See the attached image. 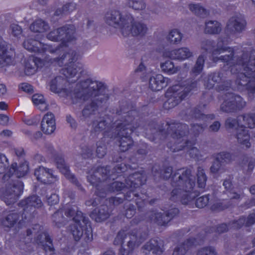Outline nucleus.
I'll return each instance as SVG.
<instances>
[{
    "label": "nucleus",
    "mask_w": 255,
    "mask_h": 255,
    "mask_svg": "<svg viewBox=\"0 0 255 255\" xmlns=\"http://www.w3.org/2000/svg\"><path fill=\"white\" fill-rule=\"evenodd\" d=\"M209 203L211 204L212 210H221L224 208L221 205V203H219L213 197L210 198L209 195H204L198 198L196 200V205L197 207L202 208L206 206Z\"/></svg>",
    "instance_id": "f704fd0d"
},
{
    "label": "nucleus",
    "mask_w": 255,
    "mask_h": 255,
    "mask_svg": "<svg viewBox=\"0 0 255 255\" xmlns=\"http://www.w3.org/2000/svg\"><path fill=\"white\" fill-rule=\"evenodd\" d=\"M170 83V78L158 74L150 78L149 87L152 91H158L166 88Z\"/></svg>",
    "instance_id": "b1692460"
},
{
    "label": "nucleus",
    "mask_w": 255,
    "mask_h": 255,
    "mask_svg": "<svg viewBox=\"0 0 255 255\" xmlns=\"http://www.w3.org/2000/svg\"><path fill=\"white\" fill-rule=\"evenodd\" d=\"M128 4L135 10H142L145 8V3L143 0H129Z\"/></svg>",
    "instance_id": "09e8293b"
},
{
    "label": "nucleus",
    "mask_w": 255,
    "mask_h": 255,
    "mask_svg": "<svg viewBox=\"0 0 255 255\" xmlns=\"http://www.w3.org/2000/svg\"><path fill=\"white\" fill-rule=\"evenodd\" d=\"M14 49L0 36V67L7 65L11 60Z\"/></svg>",
    "instance_id": "5701e85b"
},
{
    "label": "nucleus",
    "mask_w": 255,
    "mask_h": 255,
    "mask_svg": "<svg viewBox=\"0 0 255 255\" xmlns=\"http://www.w3.org/2000/svg\"><path fill=\"white\" fill-rule=\"evenodd\" d=\"M41 228L39 225H36L33 228L32 231L28 230L27 234H38L35 239L36 243L43 248L46 255H54V249L51 239L46 232L41 231Z\"/></svg>",
    "instance_id": "dca6fc26"
},
{
    "label": "nucleus",
    "mask_w": 255,
    "mask_h": 255,
    "mask_svg": "<svg viewBox=\"0 0 255 255\" xmlns=\"http://www.w3.org/2000/svg\"><path fill=\"white\" fill-rule=\"evenodd\" d=\"M33 104L41 111H45L48 109V105L46 103L43 96L41 94H34L32 97Z\"/></svg>",
    "instance_id": "79ce46f5"
},
{
    "label": "nucleus",
    "mask_w": 255,
    "mask_h": 255,
    "mask_svg": "<svg viewBox=\"0 0 255 255\" xmlns=\"http://www.w3.org/2000/svg\"><path fill=\"white\" fill-rule=\"evenodd\" d=\"M188 7L191 12L200 17H206L209 14V11L200 3H190Z\"/></svg>",
    "instance_id": "58836bf2"
},
{
    "label": "nucleus",
    "mask_w": 255,
    "mask_h": 255,
    "mask_svg": "<svg viewBox=\"0 0 255 255\" xmlns=\"http://www.w3.org/2000/svg\"><path fill=\"white\" fill-rule=\"evenodd\" d=\"M43 204L41 199L37 196H32L22 200L19 203V206L23 208L25 213L34 212L35 209L42 206Z\"/></svg>",
    "instance_id": "c85d7f7f"
},
{
    "label": "nucleus",
    "mask_w": 255,
    "mask_h": 255,
    "mask_svg": "<svg viewBox=\"0 0 255 255\" xmlns=\"http://www.w3.org/2000/svg\"><path fill=\"white\" fill-rule=\"evenodd\" d=\"M197 255H217V252L214 247L208 246L200 249Z\"/></svg>",
    "instance_id": "8fccbe9b"
},
{
    "label": "nucleus",
    "mask_w": 255,
    "mask_h": 255,
    "mask_svg": "<svg viewBox=\"0 0 255 255\" xmlns=\"http://www.w3.org/2000/svg\"><path fill=\"white\" fill-rule=\"evenodd\" d=\"M76 36L75 27L73 25H67L52 30L47 35L49 40H61L62 44L65 45L67 43L75 40Z\"/></svg>",
    "instance_id": "ddd939ff"
},
{
    "label": "nucleus",
    "mask_w": 255,
    "mask_h": 255,
    "mask_svg": "<svg viewBox=\"0 0 255 255\" xmlns=\"http://www.w3.org/2000/svg\"><path fill=\"white\" fill-rule=\"evenodd\" d=\"M204 127L201 123L194 124L192 127L191 131L197 134L203 130Z\"/></svg>",
    "instance_id": "bf43d9fd"
},
{
    "label": "nucleus",
    "mask_w": 255,
    "mask_h": 255,
    "mask_svg": "<svg viewBox=\"0 0 255 255\" xmlns=\"http://www.w3.org/2000/svg\"><path fill=\"white\" fill-rule=\"evenodd\" d=\"M221 80V79L219 74L215 73L209 76V78L205 84V85L207 88L211 89L213 87L216 83H219Z\"/></svg>",
    "instance_id": "de8ad7c7"
},
{
    "label": "nucleus",
    "mask_w": 255,
    "mask_h": 255,
    "mask_svg": "<svg viewBox=\"0 0 255 255\" xmlns=\"http://www.w3.org/2000/svg\"><path fill=\"white\" fill-rule=\"evenodd\" d=\"M145 181V176L140 173H135L125 179V183L119 181L113 182L111 185V190L113 192L119 191L125 188L130 189L133 191L134 188L138 187Z\"/></svg>",
    "instance_id": "2eb2a0df"
},
{
    "label": "nucleus",
    "mask_w": 255,
    "mask_h": 255,
    "mask_svg": "<svg viewBox=\"0 0 255 255\" xmlns=\"http://www.w3.org/2000/svg\"><path fill=\"white\" fill-rule=\"evenodd\" d=\"M92 127L93 130L97 132L105 129L107 128V125L105 121L100 120V121L94 122Z\"/></svg>",
    "instance_id": "864d4df0"
},
{
    "label": "nucleus",
    "mask_w": 255,
    "mask_h": 255,
    "mask_svg": "<svg viewBox=\"0 0 255 255\" xmlns=\"http://www.w3.org/2000/svg\"><path fill=\"white\" fill-rule=\"evenodd\" d=\"M234 128L237 130L236 137L238 142L242 148H248L250 147L251 145V138L248 130L238 126Z\"/></svg>",
    "instance_id": "72a5a7b5"
},
{
    "label": "nucleus",
    "mask_w": 255,
    "mask_h": 255,
    "mask_svg": "<svg viewBox=\"0 0 255 255\" xmlns=\"http://www.w3.org/2000/svg\"><path fill=\"white\" fill-rule=\"evenodd\" d=\"M28 170L27 161H24L18 165L16 163H13L3 176V179L7 180L8 182L0 189V196L1 200L7 205H10L16 200L21 194L23 187L22 183L20 181H14L12 179L8 180L7 178H9L13 175L18 178L23 177L27 173Z\"/></svg>",
    "instance_id": "20e7f679"
},
{
    "label": "nucleus",
    "mask_w": 255,
    "mask_h": 255,
    "mask_svg": "<svg viewBox=\"0 0 255 255\" xmlns=\"http://www.w3.org/2000/svg\"><path fill=\"white\" fill-rule=\"evenodd\" d=\"M192 116L197 120L203 122H206L207 120L211 119L213 120L214 119V116L213 115H205L201 113L199 110L196 109L192 114Z\"/></svg>",
    "instance_id": "3c124183"
},
{
    "label": "nucleus",
    "mask_w": 255,
    "mask_h": 255,
    "mask_svg": "<svg viewBox=\"0 0 255 255\" xmlns=\"http://www.w3.org/2000/svg\"><path fill=\"white\" fill-rule=\"evenodd\" d=\"M75 7L76 5L74 3H67L62 8V9H57L55 12V14L56 15H59L63 13H65L66 12L72 11L75 8Z\"/></svg>",
    "instance_id": "6e6d98bb"
},
{
    "label": "nucleus",
    "mask_w": 255,
    "mask_h": 255,
    "mask_svg": "<svg viewBox=\"0 0 255 255\" xmlns=\"http://www.w3.org/2000/svg\"><path fill=\"white\" fill-rule=\"evenodd\" d=\"M187 129V126L185 124L180 123L169 124L167 128L168 134H171L172 138L176 141L173 145L168 144V146L173 152L179 151L186 146L189 156L191 158L199 159L202 155L200 151L194 146L195 142L186 141L183 138L188 132Z\"/></svg>",
    "instance_id": "423d86ee"
},
{
    "label": "nucleus",
    "mask_w": 255,
    "mask_h": 255,
    "mask_svg": "<svg viewBox=\"0 0 255 255\" xmlns=\"http://www.w3.org/2000/svg\"><path fill=\"white\" fill-rule=\"evenodd\" d=\"M226 128H234L236 126L243 128H253L255 127V114H248L238 117V121L228 118L225 123Z\"/></svg>",
    "instance_id": "f3484780"
},
{
    "label": "nucleus",
    "mask_w": 255,
    "mask_h": 255,
    "mask_svg": "<svg viewBox=\"0 0 255 255\" xmlns=\"http://www.w3.org/2000/svg\"><path fill=\"white\" fill-rule=\"evenodd\" d=\"M98 83L100 84L97 87L94 88L88 87L84 91V93L86 92L90 94L89 97L86 100H79L76 102L72 101L73 103L76 104L83 103L88 100L91 101L90 104L87 106L83 111L82 115L84 120L89 118L102 104L105 103L109 99L108 94H105L104 92L103 84L99 81ZM83 93L82 92L81 94Z\"/></svg>",
    "instance_id": "1a4fd4ad"
},
{
    "label": "nucleus",
    "mask_w": 255,
    "mask_h": 255,
    "mask_svg": "<svg viewBox=\"0 0 255 255\" xmlns=\"http://www.w3.org/2000/svg\"><path fill=\"white\" fill-rule=\"evenodd\" d=\"M23 215H24V219H26V214L23 213L20 220V216L15 212H8L4 217L0 219V225L4 228H10L17 224H21V221L23 219Z\"/></svg>",
    "instance_id": "cd10ccee"
},
{
    "label": "nucleus",
    "mask_w": 255,
    "mask_h": 255,
    "mask_svg": "<svg viewBox=\"0 0 255 255\" xmlns=\"http://www.w3.org/2000/svg\"><path fill=\"white\" fill-rule=\"evenodd\" d=\"M204 63V58L200 55L198 58L195 65L192 69V72L195 74L200 73L202 70Z\"/></svg>",
    "instance_id": "603ef678"
},
{
    "label": "nucleus",
    "mask_w": 255,
    "mask_h": 255,
    "mask_svg": "<svg viewBox=\"0 0 255 255\" xmlns=\"http://www.w3.org/2000/svg\"><path fill=\"white\" fill-rule=\"evenodd\" d=\"M172 172V168L171 167H168L165 168L162 174V176L164 179H168L170 177Z\"/></svg>",
    "instance_id": "0e129e2a"
},
{
    "label": "nucleus",
    "mask_w": 255,
    "mask_h": 255,
    "mask_svg": "<svg viewBox=\"0 0 255 255\" xmlns=\"http://www.w3.org/2000/svg\"><path fill=\"white\" fill-rule=\"evenodd\" d=\"M96 152L99 157L102 158L106 154V147L104 144L98 142L97 144Z\"/></svg>",
    "instance_id": "13d9d810"
},
{
    "label": "nucleus",
    "mask_w": 255,
    "mask_h": 255,
    "mask_svg": "<svg viewBox=\"0 0 255 255\" xmlns=\"http://www.w3.org/2000/svg\"><path fill=\"white\" fill-rule=\"evenodd\" d=\"M128 238V249L121 248L119 255H129L134 249L137 248L145 240V234L136 229L133 228H125L119 232L116 236L114 244L122 245L126 239Z\"/></svg>",
    "instance_id": "6e6552de"
},
{
    "label": "nucleus",
    "mask_w": 255,
    "mask_h": 255,
    "mask_svg": "<svg viewBox=\"0 0 255 255\" xmlns=\"http://www.w3.org/2000/svg\"><path fill=\"white\" fill-rule=\"evenodd\" d=\"M23 47L27 50L31 52L42 53L48 52L49 45L45 44L40 41L28 38L25 40L23 43Z\"/></svg>",
    "instance_id": "7c9ffc66"
},
{
    "label": "nucleus",
    "mask_w": 255,
    "mask_h": 255,
    "mask_svg": "<svg viewBox=\"0 0 255 255\" xmlns=\"http://www.w3.org/2000/svg\"><path fill=\"white\" fill-rule=\"evenodd\" d=\"M183 34L177 28L171 30L167 35V40L173 44H179L183 38Z\"/></svg>",
    "instance_id": "a19ab883"
},
{
    "label": "nucleus",
    "mask_w": 255,
    "mask_h": 255,
    "mask_svg": "<svg viewBox=\"0 0 255 255\" xmlns=\"http://www.w3.org/2000/svg\"><path fill=\"white\" fill-rule=\"evenodd\" d=\"M35 32H44L49 28L48 24L41 19L36 20L30 27Z\"/></svg>",
    "instance_id": "c03bdc74"
},
{
    "label": "nucleus",
    "mask_w": 255,
    "mask_h": 255,
    "mask_svg": "<svg viewBox=\"0 0 255 255\" xmlns=\"http://www.w3.org/2000/svg\"><path fill=\"white\" fill-rule=\"evenodd\" d=\"M171 200H180L183 204H187L193 200L198 193L193 190L195 177L191 174L189 169H180L173 177Z\"/></svg>",
    "instance_id": "39448f33"
},
{
    "label": "nucleus",
    "mask_w": 255,
    "mask_h": 255,
    "mask_svg": "<svg viewBox=\"0 0 255 255\" xmlns=\"http://www.w3.org/2000/svg\"><path fill=\"white\" fill-rule=\"evenodd\" d=\"M48 46V52L53 55L52 56H46V61L49 65L68 66L74 63L78 59L77 52L66 46H61L55 48L51 46Z\"/></svg>",
    "instance_id": "9b49d317"
},
{
    "label": "nucleus",
    "mask_w": 255,
    "mask_h": 255,
    "mask_svg": "<svg viewBox=\"0 0 255 255\" xmlns=\"http://www.w3.org/2000/svg\"><path fill=\"white\" fill-rule=\"evenodd\" d=\"M59 202L58 196L56 194H52L47 199V202L49 205H54Z\"/></svg>",
    "instance_id": "052dcab7"
},
{
    "label": "nucleus",
    "mask_w": 255,
    "mask_h": 255,
    "mask_svg": "<svg viewBox=\"0 0 255 255\" xmlns=\"http://www.w3.org/2000/svg\"><path fill=\"white\" fill-rule=\"evenodd\" d=\"M193 56L192 51L186 47L165 50L163 56L173 60L184 61Z\"/></svg>",
    "instance_id": "4be33fe9"
},
{
    "label": "nucleus",
    "mask_w": 255,
    "mask_h": 255,
    "mask_svg": "<svg viewBox=\"0 0 255 255\" xmlns=\"http://www.w3.org/2000/svg\"><path fill=\"white\" fill-rule=\"evenodd\" d=\"M19 88L27 93H31L33 91L32 86L27 83L21 84L19 86Z\"/></svg>",
    "instance_id": "e2e57ef3"
},
{
    "label": "nucleus",
    "mask_w": 255,
    "mask_h": 255,
    "mask_svg": "<svg viewBox=\"0 0 255 255\" xmlns=\"http://www.w3.org/2000/svg\"><path fill=\"white\" fill-rule=\"evenodd\" d=\"M193 244V242L191 240H188L184 244L178 245L173 251V255H184L189 247Z\"/></svg>",
    "instance_id": "a18cd8bd"
},
{
    "label": "nucleus",
    "mask_w": 255,
    "mask_h": 255,
    "mask_svg": "<svg viewBox=\"0 0 255 255\" xmlns=\"http://www.w3.org/2000/svg\"><path fill=\"white\" fill-rule=\"evenodd\" d=\"M142 252L144 255H157L161 254L163 250L156 241L151 240L143 246Z\"/></svg>",
    "instance_id": "e433bc0d"
},
{
    "label": "nucleus",
    "mask_w": 255,
    "mask_h": 255,
    "mask_svg": "<svg viewBox=\"0 0 255 255\" xmlns=\"http://www.w3.org/2000/svg\"><path fill=\"white\" fill-rule=\"evenodd\" d=\"M34 175L38 181L44 184H50L57 180V177L54 175L52 170L43 166L36 168Z\"/></svg>",
    "instance_id": "393cba45"
},
{
    "label": "nucleus",
    "mask_w": 255,
    "mask_h": 255,
    "mask_svg": "<svg viewBox=\"0 0 255 255\" xmlns=\"http://www.w3.org/2000/svg\"><path fill=\"white\" fill-rule=\"evenodd\" d=\"M135 209L133 205L130 206L126 210V216L128 218H131L135 214Z\"/></svg>",
    "instance_id": "69168bd1"
},
{
    "label": "nucleus",
    "mask_w": 255,
    "mask_h": 255,
    "mask_svg": "<svg viewBox=\"0 0 255 255\" xmlns=\"http://www.w3.org/2000/svg\"><path fill=\"white\" fill-rule=\"evenodd\" d=\"M93 149L88 146H84L82 148V155L84 158L88 157L92 154Z\"/></svg>",
    "instance_id": "680f3d73"
},
{
    "label": "nucleus",
    "mask_w": 255,
    "mask_h": 255,
    "mask_svg": "<svg viewBox=\"0 0 255 255\" xmlns=\"http://www.w3.org/2000/svg\"><path fill=\"white\" fill-rule=\"evenodd\" d=\"M72 218L73 223L70 226V230L75 240L78 241L84 235L86 241H90L93 239L92 228L89 220L83 216L81 211L78 210L76 206L67 207L64 210H60L56 212L52 216L53 221L55 225L60 228L67 221V218Z\"/></svg>",
    "instance_id": "f03ea898"
},
{
    "label": "nucleus",
    "mask_w": 255,
    "mask_h": 255,
    "mask_svg": "<svg viewBox=\"0 0 255 255\" xmlns=\"http://www.w3.org/2000/svg\"><path fill=\"white\" fill-rule=\"evenodd\" d=\"M197 183L199 188H203L206 186L207 178L202 167H199L197 170Z\"/></svg>",
    "instance_id": "49530a36"
},
{
    "label": "nucleus",
    "mask_w": 255,
    "mask_h": 255,
    "mask_svg": "<svg viewBox=\"0 0 255 255\" xmlns=\"http://www.w3.org/2000/svg\"><path fill=\"white\" fill-rule=\"evenodd\" d=\"M8 164V160L6 157L2 154H0V174L5 172Z\"/></svg>",
    "instance_id": "4d7b16f0"
},
{
    "label": "nucleus",
    "mask_w": 255,
    "mask_h": 255,
    "mask_svg": "<svg viewBox=\"0 0 255 255\" xmlns=\"http://www.w3.org/2000/svg\"><path fill=\"white\" fill-rule=\"evenodd\" d=\"M83 66L81 63H76L70 64L67 66V67L63 70V74L67 78V80L69 82L71 79L76 78L74 80H72V82H75L78 76L79 73L83 71Z\"/></svg>",
    "instance_id": "473e14b6"
},
{
    "label": "nucleus",
    "mask_w": 255,
    "mask_h": 255,
    "mask_svg": "<svg viewBox=\"0 0 255 255\" xmlns=\"http://www.w3.org/2000/svg\"><path fill=\"white\" fill-rule=\"evenodd\" d=\"M179 213L178 209L172 208L166 213L165 215L160 212L152 211L148 214L149 220L159 225H166L172 218L175 217Z\"/></svg>",
    "instance_id": "aec40b11"
},
{
    "label": "nucleus",
    "mask_w": 255,
    "mask_h": 255,
    "mask_svg": "<svg viewBox=\"0 0 255 255\" xmlns=\"http://www.w3.org/2000/svg\"><path fill=\"white\" fill-rule=\"evenodd\" d=\"M8 32L12 36L18 37L22 33V29L18 25L13 23L10 25Z\"/></svg>",
    "instance_id": "5fc2aeb1"
},
{
    "label": "nucleus",
    "mask_w": 255,
    "mask_h": 255,
    "mask_svg": "<svg viewBox=\"0 0 255 255\" xmlns=\"http://www.w3.org/2000/svg\"><path fill=\"white\" fill-rule=\"evenodd\" d=\"M147 31L148 28L145 23L135 20L132 17V21L127 22L126 27L123 28L122 34L125 36L130 34L134 36H143Z\"/></svg>",
    "instance_id": "6ab92c4d"
},
{
    "label": "nucleus",
    "mask_w": 255,
    "mask_h": 255,
    "mask_svg": "<svg viewBox=\"0 0 255 255\" xmlns=\"http://www.w3.org/2000/svg\"><path fill=\"white\" fill-rule=\"evenodd\" d=\"M41 128L43 132L46 134L52 133L56 129L54 115L51 112H48L43 117L41 124Z\"/></svg>",
    "instance_id": "2f4dec72"
},
{
    "label": "nucleus",
    "mask_w": 255,
    "mask_h": 255,
    "mask_svg": "<svg viewBox=\"0 0 255 255\" xmlns=\"http://www.w3.org/2000/svg\"><path fill=\"white\" fill-rule=\"evenodd\" d=\"M232 155L227 152H221L216 156V159L214 161L210 168L211 172L217 173L221 170L222 163L231 161Z\"/></svg>",
    "instance_id": "c9c22d12"
},
{
    "label": "nucleus",
    "mask_w": 255,
    "mask_h": 255,
    "mask_svg": "<svg viewBox=\"0 0 255 255\" xmlns=\"http://www.w3.org/2000/svg\"><path fill=\"white\" fill-rule=\"evenodd\" d=\"M100 84L97 81L83 78L80 80L73 88L67 80L58 76L50 82V89L60 96L68 97L72 101L76 102L79 100H86L89 97L90 94L86 92L81 94L82 92H84L88 87L96 88Z\"/></svg>",
    "instance_id": "7ed1b4c3"
},
{
    "label": "nucleus",
    "mask_w": 255,
    "mask_h": 255,
    "mask_svg": "<svg viewBox=\"0 0 255 255\" xmlns=\"http://www.w3.org/2000/svg\"><path fill=\"white\" fill-rule=\"evenodd\" d=\"M197 89V84L195 81L186 82L183 86L175 85L170 87L166 93V96L169 97L165 103V105H170L169 108L174 107L181 100L185 98L188 94Z\"/></svg>",
    "instance_id": "f8f14e48"
},
{
    "label": "nucleus",
    "mask_w": 255,
    "mask_h": 255,
    "mask_svg": "<svg viewBox=\"0 0 255 255\" xmlns=\"http://www.w3.org/2000/svg\"><path fill=\"white\" fill-rule=\"evenodd\" d=\"M48 65L46 61V57L43 60L37 57H30L25 62L24 71L26 75H31L36 72L38 67Z\"/></svg>",
    "instance_id": "c756f323"
},
{
    "label": "nucleus",
    "mask_w": 255,
    "mask_h": 255,
    "mask_svg": "<svg viewBox=\"0 0 255 255\" xmlns=\"http://www.w3.org/2000/svg\"><path fill=\"white\" fill-rule=\"evenodd\" d=\"M255 223V213L252 214L249 216L246 219L244 218H241L238 221L233 223L231 225L232 227L235 229L241 228L243 225L245 224L247 226H249ZM231 224L228 227L226 224H222L217 228V231L219 233H224L227 231L229 228H231Z\"/></svg>",
    "instance_id": "a878e982"
},
{
    "label": "nucleus",
    "mask_w": 255,
    "mask_h": 255,
    "mask_svg": "<svg viewBox=\"0 0 255 255\" xmlns=\"http://www.w3.org/2000/svg\"><path fill=\"white\" fill-rule=\"evenodd\" d=\"M108 207L105 205L100 206L95 209L91 214V217L97 222L103 221L109 216Z\"/></svg>",
    "instance_id": "4c0bfd02"
},
{
    "label": "nucleus",
    "mask_w": 255,
    "mask_h": 255,
    "mask_svg": "<svg viewBox=\"0 0 255 255\" xmlns=\"http://www.w3.org/2000/svg\"><path fill=\"white\" fill-rule=\"evenodd\" d=\"M231 72L238 73L236 80L238 89L255 93V50L249 48L237 54L235 63L231 66Z\"/></svg>",
    "instance_id": "f257e3e1"
},
{
    "label": "nucleus",
    "mask_w": 255,
    "mask_h": 255,
    "mask_svg": "<svg viewBox=\"0 0 255 255\" xmlns=\"http://www.w3.org/2000/svg\"><path fill=\"white\" fill-rule=\"evenodd\" d=\"M48 150L49 153L51 154V156L54 157L57 168L59 169L61 173L63 174L66 178L71 180L72 182L77 184V179L69 170V168L66 165L62 156L58 155L52 146L50 145L48 148Z\"/></svg>",
    "instance_id": "412c9836"
},
{
    "label": "nucleus",
    "mask_w": 255,
    "mask_h": 255,
    "mask_svg": "<svg viewBox=\"0 0 255 255\" xmlns=\"http://www.w3.org/2000/svg\"><path fill=\"white\" fill-rule=\"evenodd\" d=\"M105 18L107 24L120 28L123 33V28L126 27L127 22L132 21V16L129 13H125L118 10H113L107 12Z\"/></svg>",
    "instance_id": "4468645a"
},
{
    "label": "nucleus",
    "mask_w": 255,
    "mask_h": 255,
    "mask_svg": "<svg viewBox=\"0 0 255 255\" xmlns=\"http://www.w3.org/2000/svg\"><path fill=\"white\" fill-rule=\"evenodd\" d=\"M246 22L241 15L230 18L227 25V29L234 34L241 33L245 30Z\"/></svg>",
    "instance_id": "bb28decb"
},
{
    "label": "nucleus",
    "mask_w": 255,
    "mask_h": 255,
    "mask_svg": "<svg viewBox=\"0 0 255 255\" xmlns=\"http://www.w3.org/2000/svg\"><path fill=\"white\" fill-rule=\"evenodd\" d=\"M222 29L221 24L217 21H209L206 22L205 32L209 34H217Z\"/></svg>",
    "instance_id": "37998d69"
},
{
    "label": "nucleus",
    "mask_w": 255,
    "mask_h": 255,
    "mask_svg": "<svg viewBox=\"0 0 255 255\" xmlns=\"http://www.w3.org/2000/svg\"><path fill=\"white\" fill-rule=\"evenodd\" d=\"M15 154L18 157H22L24 154V150L22 147H18L14 149Z\"/></svg>",
    "instance_id": "774afa93"
},
{
    "label": "nucleus",
    "mask_w": 255,
    "mask_h": 255,
    "mask_svg": "<svg viewBox=\"0 0 255 255\" xmlns=\"http://www.w3.org/2000/svg\"><path fill=\"white\" fill-rule=\"evenodd\" d=\"M160 67L162 72L168 75L176 74L179 70L178 67L175 66L173 62L170 60H166L161 62Z\"/></svg>",
    "instance_id": "ea45409f"
},
{
    "label": "nucleus",
    "mask_w": 255,
    "mask_h": 255,
    "mask_svg": "<svg viewBox=\"0 0 255 255\" xmlns=\"http://www.w3.org/2000/svg\"><path fill=\"white\" fill-rule=\"evenodd\" d=\"M229 41L228 39H220L215 46L213 41L204 40L201 42V47L205 51L212 53L214 62L221 61L227 62L231 67L235 63L236 55L239 52L236 50L227 46Z\"/></svg>",
    "instance_id": "0eeeda50"
},
{
    "label": "nucleus",
    "mask_w": 255,
    "mask_h": 255,
    "mask_svg": "<svg viewBox=\"0 0 255 255\" xmlns=\"http://www.w3.org/2000/svg\"><path fill=\"white\" fill-rule=\"evenodd\" d=\"M227 97V99L221 105V110L224 112H231L240 110L246 106V102L240 96L231 93Z\"/></svg>",
    "instance_id": "a211bd4d"
},
{
    "label": "nucleus",
    "mask_w": 255,
    "mask_h": 255,
    "mask_svg": "<svg viewBox=\"0 0 255 255\" xmlns=\"http://www.w3.org/2000/svg\"><path fill=\"white\" fill-rule=\"evenodd\" d=\"M220 126H221L220 123L219 122L216 121V122H214L210 126L209 129L211 131L216 132L219 129Z\"/></svg>",
    "instance_id": "338daca9"
},
{
    "label": "nucleus",
    "mask_w": 255,
    "mask_h": 255,
    "mask_svg": "<svg viewBox=\"0 0 255 255\" xmlns=\"http://www.w3.org/2000/svg\"><path fill=\"white\" fill-rule=\"evenodd\" d=\"M134 113L130 112L123 123L118 124L116 130L120 138V149L123 152L127 151L132 145L133 141L129 135L139 127L137 122H133L132 114Z\"/></svg>",
    "instance_id": "9d476101"
}]
</instances>
